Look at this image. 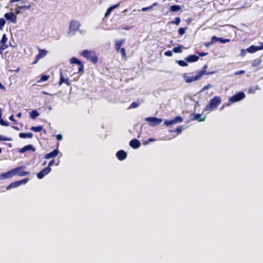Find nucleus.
I'll return each instance as SVG.
<instances>
[{
	"mask_svg": "<svg viewBox=\"0 0 263 263\" xmlns=\"http://www.w3.org/2000/svg\"><path fill=\"white\" fill-rule=\"evenodd\" d=\"M47 164V161H44L43 163H42V165L44 166V165H46Z\"/></svg>",
	"mask_w": 263,
	"mask_h": 263,
	"instance_id": "69168bd1",
	"label": "nucleus"
},
{
	"mask_svg": "<svg viewBox=\"0 0 263 263\" xmlns=\"http://www.w3.org/2000/svg\"><path fill=\"white\" fill-rule=\"evenodd\" d=\"M178 64L182 67H186L187 66V63L184 61L179 60L177 61Z\"/></svg>",
	"mask_w": 263,
	"mask_h": 263,
	"instance_id": "c9c22d12",
	"label": "nucleus"
},
{
	"mask_svg": "<svg viewBox=\"0 0 263 263\" xmlns=\"http://www.w3.org/2000/svg\"><path fill=\"white\" fill-rule=\"evenodd\" d=\"M124 42V40L117 41L115 44V49L117 51L119 52L121 49V46Z\"/></svg>",
	"mask_w": 263,
	"mask_h": 263,
	"instance_id": "393cba45",
	"label": "nucleus"
},
{
	"mask_svg": "<svg viewBox=\"0 0 263 263\" xmlns=\"http://www.w3.org/2000/svg\"><path fill=\"white\" fill-rule=\"evenodd\" d=\"M216 42H218V37L215 36L212 37L210 44H214Z\"/></svg>",
	"mask_w": 263,
	"mask_h": 263,
	"instance_id": "a19ab883",
	"label": "nucleus"
},
{
	"mask_svg": "<svg viewBox=\"0 0 263 263\" xmlns=\"http://www.w3.org/2000/svg\"><path fill=\"white\" fill-rule=\"evenodd\" d=\"M20 9H18L17 7L15 9V13H16V14H19V13H20V10H19Z\"/></svg>",
	"mask_w": 263,
	"mask_h": 263,
	"instance_id": "052dcab7",
	"label": "nucleus"
},
{
	"mask_svg": "<svg viewBox=\"0 0 263 263\" xmlns=\"http://www.w3.org/2000/svg\"><path fill=\"white\" fill-rule=\"evenodd\" d=\"M17 117H21V112L18 113V114L17 115Z\"/></svg>",
	"mask_w": 263,
	"mask_h": 263,
	"instance_id": "338daca9",
	"label": "nucleus"
},
{
	"mask_svg": "<svg viewBox=\"0 0 263 263\" xmlns=\"http://www.w3.org/2000/svg\"><path fill=\"white\" fill-rule=\"evenodd\" d=\"M39 116V113L36 110H32L30 113V117L32 119H35Z\"/></svg>",
	"mask_w": 263,
	"mask_h": 263,
	"instance_id": "473e14b6",
	"label": "nucleus"
},
{
	"mask_svg": "<svg viewBox=\"0 0 263 263\" xmlns=\"http://www.w3.org/2000/svg\"><path fill=\"white\" fill-rule=\"evenodd\" d=\"M70 61L71 64H76L79 65L78 73H83L84 72V64L82 61L75 57L72 58Z\"/></svg>",
	"mask_w": 263,
	"mask_h": 263,
	"instance_id": "39448f33",
	"label": "nucleus"
},
{
	"mask_svg": "<svg viewBox=\"0 0 263 263\" xmlns=\"http://www.w3.org/2000/svg\"><path fill=\"white\" fill-rule=\"evenodd\" d=\"M259 49L257 46H255L254 45H251L249 48L247 49V51L249 53H254L257 51H258Z\"/></svg>",
	"mask_w": 263,
	"mask_h": 263,
	"instance_id": "b1692460",
	"label": "nucleus"
},
{
	"mask_svg": "<svg viewBox=\"0 0 263 263\" xmlns=\"http://www.w3.org/2000/svg\"><path fill=\"white\" fill-rule=\"evenodd\" d=\"M228 103H225L224 104H223L222 106L220 108V110H222V109H224V108L225 107V106H227V104Z\"/></svg>",
	"mask_w": 263,
	"mask_h": 263,
	"instance_id": "bf43d9fd",
	"label": "nucleus"
},
{
	"mask_svg": "<svg viewBox=\"0 0 263 263\" xmlns=\"http://www.w3.org/2000/svg\"><path fill=\"white\" fill-rule=\"evenodd\" d=\"M59 153V151L58 149H55L52 152L46 154L44 156V158L46 159H49L50 158H54L57 156Z\"/></svg>",
	"mask_w": 263,
	"mask_h": 263,
	"instance_id": "4468645a",
	"label": "nucleus"
},
{
	"mask_svg": "<svg viewBox=\"0 0 263 263\" xmlns=\"http://www.w3.org/2000/svg\"><path fill=\"white\" fill-rule=\"evenodd\" d=\"M262 60L261 58H257L255 60H254L252 63V67H256L260 65V64L261 63Z\"/></svg>",
	"mask_w": 263,
	"mask_h": 263,
	"instance_id": "bb28decb",
	"label": "nucleus"
},
{
	"mask_svg": "<svg viewBox=\"0 0 263 263\" xmlns=\"http://www.w3.org/2000/svg\"><path fill=\"white\" fill-rule=\"evenodd\" d=\"M14 176V173L12 171V170L6 172L5 173H3L0 175V180H5L8 178H11Z\"/></svg>",
	"mask_w": 263,
	"mask_h": 263,
	"instance_id": "2eb2a0df",
	"label": "nucleus"
},
{
	"mask_svg": "<svg viewBox=\"0 0 263 263\" xmlns=\"http://www.w3.org/2000/svg\"><path fill=\"white\" fill-rule=\"evenodd\" d=\"M182 131V127L181 126L178 127L176 128L175 132L178 135L180 134Z\"/></svg>",
	"mask_w": 263,
	"mask_h": 263,
	"instance_id": "de8ad7c7",
	"label": "nucleus"
},
{
	"mask_svg": "<svg viewBox=\"0 0 263 263\" xmlns=\"http://www.w3.org/2000/svg\"><path fill=\"white\" fill-rule=\"evenodd\" d=\"M244 73H245V71L243 70H240V71L235 72V75H238L240 74H243Z\"/></svg>",
	"mask_w": 263,
	"mask_h": 263,
	"instance_id": "6e6d98bb",
	"label": "nucleus"
},
{
	"mask_svg": "<svg viewBox=\"0 0 263 263\" xmlns=\"http://www.w3.org/2000/svg\"><path fill=\"white\" fill-rule=\"evenodd\" d=\"M11 139L10 138L4 137L2 135H0V141H11Z\"/></svg>",
	"mask_w": 263,
	"mask_h": 263,
	"instance_id": "37998d69",
	"label": "nucleus"
},
{
	"mask_svg": "<svg viewBox=\"0 0 263 263\" xmlns=\"http://www.w3.org/2000/svg\"><path fill=\"white\" fill-rule=\"evenodd\" d=\"M221 102V98L219 96H215L210 99L208 104L205 106V111H211L216 109Z\"/></svg>",
	"mask_w": 263,
	"mask_h": 263,
	"instance_id": "f257e3e1",
	"label": "nucleus"
},
{
	"mask_svg": "<svg viewBox=\"0 0 263 263\" xmlns=\"http://www.w3.org/2000/svg\"><path fill=\"white\" fill-rule=\"evenodd\" d=\"M25 168V166H20L12 169L14 176L18 175L19 176H25L29 175V172L24 171Z\"/></svg>",
	"mask_w": 263,
	"mask_h": 263,
	"instance_id": "20e7f679",
	"label": "nucleus"
},
{
	"mask_svg": "<svg viewBox=\"0 0 263 263\" xmlns=\"http://www.w3.org/2000/svg\"><path fill=\"white\" fill-rule=\"evenodd\" d=\"M81 55L93 64L98 62V57L93 51L84 50L81 52Z\"/></svg>",
	"mask_w": 263,
	"mask_h": 263,
	"instance_id": "f03ea898",
	"label": "nucleus"
},
{
	"mask_svg": "<svg viewBox=\"0 0 263 263\" xmlns=\"http://www.w3.org/2000/svg\"><path fill=\"white\" fill-rule=\"evenodd\" d=\"M4 16L7 20H9L13 23H16L17 17L13 13H6L5 14Z\"/></svg>",
	"mask_w": 263,
	"mask_h": 263,
	"instance_id": "ddd939ff",
	"label": "nucleus"
},
{
	"mask_svg": "<svg viewBox=\"0 0 263 263\" xmlns=\"http://www.w3.org/2000/svg\"><path fill=\"white\" fill-rule=\"evenodd\" d=\"M19 137L21 138H32L33 137V134L31 133H20L19 134Z\"/></svg>",
	"mask_w": 263,
	"mask_h": 263,
	"instance_id": "4be33fe9",
	"label": "nucleus"
},
{
	"mask_svg": "<svg viewBox=\"0 0 263 263\" xmlns=\"http://www.w3.org/2000/svg\"><path fill=\"white\" fill-rule=\"evenodd\" d=\"M28 181H29L28 178H25L21 180H18V182H19L20 185H21L23 184H26Z\"/></svg>",
	"mask_w": 263,
	"mask_h": 263,
	"instance_id": "c03bdc74",
	"label": "nucleus"
},
{
	"mask_svg": "<svg viewBox=\"0 0 263 263\" xmlns=\"http://www.w3.org/2000/svg\"><path fill=\"white\" fill-rule=\"evenodd\" d=\"M183 48V46L180 45L177 47H174L172 51L174 52V53H181L182 52V48Z\"/></svg>",
	"mask_w": 263,
	"mask_h": 263,
	"instance_id": "c756f323",
	"label": "nucleus"
},
{
	"mask_svg": "<svg viewBox=\"0 0 263 263\" xmlns=\"http://www.w3.org/2000/svg\"><path fill=\"white\" fill-rule=\"evenodd\" d=\"M186 29V28H182V27L180 28L178 31L179 35H182L183 34H184L185 33Z\"/></svg>",
	"mask_w": 263,
	"mask_h": 263,
	"instance_id": "ea45409f",
	"label": "nucleus"
},
{
	"mask_svg": "<svg viewBox=\"0 0 263 263\" xmlns=\"http://www.w3.org/2000/svg\"><path fill=\"white\" fill-rule=\"evenodd\" d=\"M56 138L58 140H61L62 139V135L61 134H58L56 136Z\"/></svg>",
	"mask_w": 263,
	"mask_h": 263,
	"instance_id": "5fc2aeb1",
	"label": "nucleus"
},
{
	"mask_svg": "<svg viewBox=\"0 0 263 263\" xmlns=\"http://www.w3.org/2000/svg\"><path fill=\"white\" fill-rule=\"evenodd\" d=\"M218 42H220V43H225L227 42H229L230 39H223V38L221 37H218Z\"/></svg>",
	"mask_w": 263,
	"mask_h": 263,
	"instance_id": "a18cd8bd",
	"label": "nucleus"
},
{
	"mask_svg": "<svg viewBox=\"0 0 263 263\" xmlns=\"http://www.w3.org/2000/svg\"><path fill=\"white\" fill-rule=\"evenodd\" d=\"M192 116H193L192 120H198L199 122L204 121L205 118V117H204L203 118H201V114H195Z\"/></svg>",
	"mask_w": 263,
	"mask_h": 263,
	"instance_id": "5701e85b",
	"label": "nucleus"
},
{
	"mask_svg": "<svg viewBox=\"0 0 263 263\" xmlns=\"http://www.w3.org/2000/svg\"><path fill=\"white\" fill-rule=\"evenodd\" d=\"M49 78V75H42L41 77V78L39 80H37L36 82L37 83H40L42 82H45V81H47Z\"/></svg>",
	"mask_w": 263,
	"mask_h": 263,
	"instance_id": "cd10ccee",
	"label": "nucleus"
},
{
	"mask_svg": "<svg viewBox=\"0 0 263 263\" xmlns=\"http://www.w3.org/2000/svg\"><path fill=\"white\" fill-rule=\"evenodd\" d=\"M129 145L132 148H133L134 149H137L140 146L141 143H140V141L139 140H138L137 139H132L129 142Z\"/></svg>",
	"mask_w": 263,
	"mask_h": 263,
	"instance_id": "aec40b11",
	"label": "nucleus"
},
{
	"mask_svg": "<svg viewBox=\"0 0 263 263\" xmlns=\"http://www.w3.org/2000/svg\"><path fill=\"white\" fill-rule=\"evenodd\" d=\"M119 51H120L122 57L123 59H126V52L125 49L124 48H121Z\"/></svg>",
	"mask_w": 263,
	"mask_h": 263,
	"instance_id": "58836bf2",
	"label": "nucleus"
},
{
	"mask_svg": "<svg viewBox=\"0 0 263 263\" xmlns=\"http://www.w3.org/2000/svg\"><path fill=\"white\" fill-rule=\"evenodd\" d=\"M201 78V77L198 73H197L196 75L195 76H184V77L185 82L187 83H191L193 81L200 80Z\"/></svg>",
	"mask_w": 263,
	"mask_h": 263,
	"instance_id": "f8f14e48",
	"label": "nucleus"
},
{
	"mask_svg": "<svg viewBox=\"0 0 263 263\" xmlns=\"http://www.w3.org/2000/svg\"><path fill=\"white\" fill-rule=\"evenodd\" d=\"M43 127L42 126H32L31 128V130L35 132H41L43 129Z\"/></svg>",
	"mask_w": 263,
	"mask_h": 263,
	"instance_id": "2f4dec72",
	"label": "nucleus"
},
{
	"mask_svg": "<svg viewBox=\"0 0 263 263\" xmlns=\"http://www.w3.org/2000/svg\"><path fill=\"white\" fill-rule=\"evenodd\" d=\"M145 120L148 122L152 126L159 125L162 122V119L158 118L157 117H147Z\"/></svg>",
	"mask_w": 263,
	"mask_h": 263,
	"instance_id": "423d86ee",
	"label": "nucleus"
},
{
	"mask_svg": "<svg viewBox=\"0 0 263 263\" xmlns=\"http://www.w3.org/2000/svg\"><path fill=\"white\" fill-rule=\"evenodd\" d=\"M181 7L179 5H174L171 6L170 11L172 12H177L179 11Z\"/></svg>",
	"mask_w": 263,
	"mask_h": 263,
	"instance_id": "7c9ffc66",
	"label": "nucleus"
},
{
	"mask_svg": "<svg viewBox=\"0 0 263 263\" xmlns=\"http://www.w3.org/2000/svg\"><path fill=\"white\" fill-rule=\"evenodd\" d=\"M117 158L120 160L123 161L127 157V153L123 150H120L116 153Z\"/></svg>",
	"mask_w": 263,
	"mask_h": 263,
	"instance_id": "f3484780",
	"label": "nucleus"
},
{
	"mask_svg": "<svg viewBox=\"0 0 263 263\" xmlns=\"http://www.w3.org/2000/svg\"><path fill=\"white\" fill-rule=\"evenodd\" d=\"M80 27V23L76 20H72L70 22L69 30V31H76Z\"/></svg>",
	"mask_w": 263,
	"mask_h": 263,
	"instance_id": "0eeeda50",
	"label": "nucleus"
},
{
	"mask_svg": "<svg viewBox=\"0 0 263 263\" xmlns=\"http://www.w3.org/2000/svg\"><path fill=\"white\" fill-rule=\"evenodd\" d=\"M54 163V160L52 159L49 162L47 167H50V166H52V165Z\"/></svg>",
	"mask_w": 263,
	"mask_h": 263,
	"instance_id": "864d4df0",
	"label": "nucleus"
},
{
	"mask_svg": "<svg viewBox=\"0 0 263 263\" xmlns=\"http://www.w3.org/2000/svg\"><path fill=\"white\" fill-rule=\"evenodd\" d=\"M20 185L18 181H16L13 182L11 183H10L9 185H8L7 186L6 189H7V190H10L11 189L15 188L16 187H17V186H18Z\"/></svg>",
	"mask_w": 263,
	"mask_h": 263,
	"instance_id": "a878e982",
	"label": "nucleus"
},
{
	"mask_svg": "<svg viewBox=\"0 0 263 263\" xmlns=\"http://www.w3.org/2000/svg\"><path fill=\"white\" fill-rule=\"evenodd\" d=\"M47 53V51L46 50L39 49V53L35 56L34 61L32 64H36L41 58L44 57Z\"/></svg>",
	"mask_w": 263,
	"mask_h": 263,
	"instance_id": "1a4fd4ad",
	"label": "nucleus"
},
{
	"mask_svg": "<svg viewBox=\"0 0 263 263\" xmlns=\"http://www.w3.org/2000/svg\"><path fill=\"white\" fill-rule=\"evenodd\" d=\"M259 89V87L258 86H255L254 87H250L249 89L248 93H254L256 91V90Z\"/></svg>",
	"mask_w": 263,
	"mask_h": 263,
	"instance_id": "72a5a7b5",
	"label": "nucleus"
},
{
	"mask_svg": "<svg viewBox=\"0 0 263 263\" xmlns=\"http://www.w3.org/2000/svg\"><path fill=\"white\" fill-rule=\"evenodd\" d=\"M60 78L59 81V85H61L63 83H66L68 86L70 85V83L69 82L68 79H65L63 74L62 70H60Z\"/></svg>",
	"mask_w": 263,
	"mask_h": 263,
	"instance_id": "412c9836",
	"label": "nucleus"
},
{
	"mask_svg": "<svg viewBox=\"0 0 263 263\" xmlns=\"http://www.w3.org/2000/svg\"><path fill=\"white\" fill-rule=\"evenodd\" d=\"M208 67V65L205 64L203 66L202 70L197 72L201 77H202L204 74L210 75L214 73V71L206 72V69Z\"/></svg>",
	"mask_w": 263,
	"mask_h": 263,
	"instance_id": "6ab92c4d",
	"label": "nucleus"
},
{
	"mask_svg": "<svg viewBox=\"0 0 263 263\" xmlns=\"http://www.w3.org/2000/svg\"><path fill=\"white\" fill-rule=\"evenodd\" d=\"M212 44H210V42L209 43H205V46L206 47H208L209 46H210V45H211Z\"/></svg>",
	"mask_w": 263,
	"mask_h": 263,
	"instance_id": "0e129e2a",
	"label": "nucleus"
},
{
	"mask_svg": "<svg viewBox=\"0 0 263 263\" xmlns=\"http://www.w3.org/2000/svg\"><path fill=\"white\" fill-rule=\"evenodd\" d=\"M112 11L111 8H110L109 7L106 10V12H105V16L106 17Z\"/></svg>",
	"mask_w": 263,
	"mask_h": 263,
	"instance_id": "09e8293b",
	"label": "nucleus"
},
{
	"mask_svg": "<svg viewBox=\"0 0 263 263\" xmlns=\"http://www.w3.org/2000/svg\"><path fill=\"white\" fill-rule=\"evenodd\" d=\"M259 44L260 45L259 46H257L258 47L259 50H263V43L259 42Z\"/></svg>",
	"mask_w": 263,
	"mask_h": 263,
	"instance_id": "4d7b16f0",
	"label": "nucleus"
},
{
	"mask_svg": "<svg viewBox=\"0 0 263 263\" xmlns=\"http://www.w3.org/2000/svg\"><path fill=\"white\" fill-rule=\"evenodd\" d=\"M197 53L199 55L200 57H204L208 54V52H197Z\"/></svg>",
	"mask_w": 263,
	"mask_h": 263,
	"instance_id": "603ef678",
	"label": "nucleus"
},
{
	"mask_svg": "<svg viewBox=\"0 0 263 263\" xmlns=\"http://www.w3.org/2000/svg\"><path fill=\"white\" fill-rule=\"evenodd\" d=\"M158 5V4L157 3H156V2H155V3H154L152 5H151V6H149L148 7L142 8L141 10L143 12H145V11H146L147 10H151V9H153V8L154 6H157Z\"/></svg>",
	"mask_w": 263,
	"mask_h": 263,
	"instance_id": "c85d7f7f",
	"label": "nucleus"
},
{
	"mask_svg": "<svg viewBox=\"0 0 263 263\" xmlns=\"http://www.w3.org/2000/svg\"><path fill=\"white\" fill-rule=\"evenodd\" d=\"M6 21L4 18H0V29L3 30L4 25H5Z\"/></svg>",
	"mask_w": 263,
	"mask_h": 263,
	"instance_id": "e433bc0d",
	"label": "nucleus"
},
{
	"mask_svg": "<svg viewBox=\"0 0 263 263\" xmlns=\"http://www.w3.org/2000/svg\"><path fill=\"white\" fill-rule=\"evenodd\" d=\"M0 124L2 126H8L9 124L8 122L4 121L2 119H0Z\"/></svg>",
	"mask_w": 263,
	"mask_h": 263,
	"instance_id": "79ce46f5",
	"label": "nucleus"
},
{
	"mask_svg": "<svg viewBox=\"0 0 263 263\" xmlns=\"http://www.w3.org/2000/svg\"><path fill=\"white\" fill-rule=\"evenodd\" d=\"M30 7V5L29 6H18L17 8L20 9H29Z\"/></svg>",
	"mask_w": 263,
	"mask_h": 263,
	"instance_id": "8fccbe9b",
	"label": "nucleus"
},
{
	"mask_svg": "<svg viewBox=\"0 0 263 263\" xmlns=\"http://www.w3.org/2000/svg\"><path fill=\"white\" fill-rule=\"evenodd\" d=\"M180 21H181L180 18L179 17H177L175 18L174 21H172L171 22H170V23L175 24L176 25H178L180 24Z\"/></svg>",
	"mask_w": 263,
	"mask_h": 263,
	"instance_id": "f704fd0d",
	"label": "nucleus"
},
{
	"mask_svg": "<svg viewBox=\"0 0 263 263\" xmlns=\"http://www.w3.org/2000/svg\"><path fill=\"white\" fill-rule=\"evenodd\" d=\"M120 5V3H118V4L113 5L110 6L109 8H111V10L112 11L114 9L118 8Z\"/></svg>",
	"mask_w": 263,
	"mask_h": 263,
	"instance_id": "3c124183",
	"label": "nucleus"
},
{
	"mask_svg": "<svg viewBox=\"0 0 263 263\" xmlns=\"http://www.w3.org/2000/svg\"><path fill=\"white\" fill-rule=\"evenodd\" d=\"M28 151H31L32 152H34L35 151V149L31 144H29V145H27L24 146L23 147L20 148L18 150V152L20 153L23 154Z\"/></svg>",
	"mask_w": 263,
	"mask_h": 263,
	"instance_id": "a211bd4d",
	"label": "nucleus"
},
{
	"mask_svg": "<svg viewBox=\"0 0 263 263\" xmlns=\"http://www.w3.org/2000/svg\"><path fill=\"white\" fill-rule=\"evenodd\" d=\"M139 106V103L136 102H133L130 105L129 108H135Z\"/></svg>",
	"mask_w": 263,
	"mask_h": 263,
	"instance_id": "4c0bfd02",
	"label": "nucleus"
},
{
	"mask_svg": "<svg viewBox=\"0 0 263 263\" xmlns=\"http://www.w3.org/2000/svg\"><path fill=\"white\" fill-rule=\"evenodd\" d=\"M164 55L167 57H171L173 55L172 51L167 50L164 52Z\"/></svg>",
	"mask_w": 263,
	"mask_h": 263,
	"instance_id": "49530a36",
	"label": "nucleus"
},
{
	"mask_svg": "<svg viewBox=\"0 0 263 263\" xmlns=\"http://www.w3.org/2000/svg\"><path fill=\"white\" fill-rule=\"evenodd\" d=\"M2 148L0 147V154L2 153Z\"/></svg>",
	"mask_w": 263,
	"mask_h": 263,
	"instance_id": "774afa93",
	"label": "nucleus"
},
{
	"mask_svg": "<svg viewBox=\"0 0 263 263\" xmlns=\"http://www.w3.org/2000/svg\"><path fill=\"white\" fill-rule=\"evenodd\" d=\"M182 118L180 116H176L174 119L171 120H165L164 122V124L168 126L177 123H180L182 121Z\"/></svg>",
	"mask_w": 263,
	"mask_h": 263,
	"instance_id": "6e6552de",
	"label": "nucleus"
},
{
	"mask_svg": "<svg viewBox=\"0 0 263 263\" xmlns=\"http://www.w3.org/2000/svg\"><path fill=\"white\" fill-rule=\"evenodd\" d=\"M199 59V57L195 54H191L185 58L184 60L188 63H193L197 62Z\"/></svg>",
	"mask_w": 263,
	"mask_h": 263,
	"instance_id": "dca6fc26",
	"label": "nucleus"
},
{
	"mask_svg": "<svg viewBox=\"0 0 263 263\" xmlns=\"http://www.w3.org/2000/svg\"><path fill=\"white\" fill-rule=\"evenodd\" d=\"M209 87H210V85H207V86H205L203 87V90H206V89H208V88H209Z\"/></svg>",
	"mask_w": 263,
	"mask_h": 263,
	"instance_id": "680f3d73",
	"label": "nucleus"
},
{
	"mask_svg": "<svg viewBox=\"0 0 263 263\" xmlns=\"http://www.w3.org/2000/svg\"><path fill=\"white\" fill-rule=\"evenodd\" d=\"M9 120H11V121H13V122H16L15 120L14 119V116L13 115H11L9 117Z\"/></svg>",
	"mask_w": 263,
	"mask_h": 263,
	"instance_id": "13d9d810",
	"label": "nucleus"
},
{
	"mask_svg": "<svg viewBox=\"0 0 263 263\" xmlns=\"http://www.w3.org/2000/svg\"><path fill=\"white\" fill-rule=\"evenodd\" d=\"M245 94L242 92H239L237 94L230 97L229 99V103L227 104V106H230L231 104L238 102L240 100H243L245 98Z\"/></svg>",
	"mask_w": 263,
	"mask_h": 263,
	"instance_id": "7ed1b4c3",
	"label": "nucleus"
},
{
	"mask_svg": "<svg viewBox=\"0 0 263 263\" xmlns=\"http://www.w3.org/2000/svg\"><path fill=\"white\" fill-rule=\"evenodd\" d=\"M51 169L49 167H46L43 168L41 171L37 174V177L39 179H42L45 175L49 173Z\"/></svg>",
	"mask_w": 263,
	"mask_h": 263,
	"instance_id": "9b49d317",
	"label": "nucleus"
},
{
	"mask_svg": "<svg viewBox=\"0 0 263 263\" xmlns=\"http://www.w3.org/2000/svg\"><path fill=\"white\" fill-rule=\"evenodd\" d=\"M8 39L6 34L3 35L2 38L0 41V52L2 53V51L8 48V45L6 44Z\"/></svg>",
	"mask_w": 263,
	"mask_h": 263,
	"instance_id": "9d476101",
	"label": "nucleus"
},
{
	"mask_svg": "<svg viewBox=\"0 0 263 263\" xmlns=\"http://www.w3.org/2000/svg\"><path fill=\"white\" fill-rule=\"evenodd\" d=\"M0 89H4L5 87L2 85V84L0 82Z\"/></svg>",
	"mask_w": 263,
	"mask_h": 263,
	"instance_id": "e2e57ef3",
	"label": "nucleus"
}]
</instances>
